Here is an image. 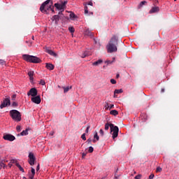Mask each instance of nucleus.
Instances as JSON below:
<instances>
[{"mask_svg":"<svg viewBox=\"0 0 179 179\" xmlns=\"http://www.w3.org/2000/svg\"><path fill=\"white\" fill-rule=\"evenodd\" d=\"M117 45H118V37L114 35L106 45L108 52L110 54L113 52H117Z\"/></svg>","mask_w":179,"mask_h":179,"instance_id":"nucleus-1","label":"nucleus"},{"mask_svg":"<svg viewBox=\"0 0 179 179\" xmlns=\"http://www.w3.org/2000/svg\"><path fill=\"white\" fill-rule=\"evenodd\" d=\"M52 5V1L51 0H46L45 2H43L41 7L40 10L42 12V13H47L48 10H52V13H55V11L54 10V6L52 8L51 6Z\"/></svg>","mask_w":179,"mask_h":179,"instance_id":"nucleus-2","label":"nucleus"},{"mask_svg":"<svg viewBox=\"0 0 179 179\" xmlns=\"http://www.w3.org/2000/svg\"><path fill=\"white\" fill-rule=\"evenodd\" d=\"M22 58L24 61H27V62H31L32 64H40V62H41L40 58L33 55H23Z\"/></svg>","mask_w":179,"mask_h":179,"instance_id":"nucleus-3","label":"nucleus"},{"mask_svg":"<svg viewBox=\"0 0 179 179\" xmlns=\"http://www.w3.org/2000/svg\"><path fill=\"white\" fill-rule=\"evenodd\" d=\"M10 115L13 121H15L16 122H20V121H22V115L17 110H10Z\"/></svg>","mask_w":179,"mask_h":179,"instance_id":"nucleus-4","label":"nucleus"},{"mask_svg":"<svg viewBox=\"0 0 179 179\" xmlns=\"http://www.w3.org/2000/svg\"><path fill=\"white\" fill-rule=\"evenodd\" d=\"M120 129H118V127L115 126L114 124L110 125V131L113 132L112 134V138L113 139H115L117 136H118V132Z\"/></svg>","mask_w":179,"mask_h":179,"instance_id":"nucleus-5","label":"nucleus"},{"mask_svg":"<svg viewBox=\"0 0 179 179\" xmlns=\"http://www.w3.org/2000/svg\"><path fill=\"white\" fill-rule=\"evenodd\" d=\"M3 139H4V141H9V142H13L16 138L15 136L8 134L3 136Z\"/></svg>","mask_w":179,"mask_h":179,"instance_id":"nucleus-6","label":"nucleus"},{"mask_svg":"<svg viewBox=\"0 0 179 179\" xmlns=\"http://www.w3.org/2000/svg\"><path fill=\"white\" fill-rule=\"evenodd\" d=\"M10 106V99L9 97L5 99L3 101V103L0 106V108H5V107Z\"/></svg>","mask_w":179,"mask_h":179,"instance_id":"nucleus-7","label":"nucleus"},{"mask_svg":"<svg viewBox=\"0 0 179 179\" xmlns=\"http://www.w3.org/2000/svg\"><path fill=\"white\" fill-rule=\"evenodd\" d=\"M29 160L28 162L30 166H34V162L36 161V157H34V154H33L32 152H29Z\"/></svg>","mask_w":179,"mask_h":179,"instance_id":"nucleus-8","label":"nucleus"},{"mask_svg":"<svg viewBox=\"0 0 179 179\" xmlns=\"http://www.w3.org/2000/svg\"><path fill=\"white\" fill-rule=\"evenodd\" d=\"M38 91L36 87L31 88L28 92L27 96H31L32 97H36L38 94Z\"/></svg>","mask_w":179,"mask_h":179,"instance_id":"nucleus-9","label":"nucleus"},{"mask_svg":"<svg viewBox=\"0 0 179 179\" xmlns=\"http://www.w3.org/2000/svg\"><path fill=\"white\" fill-rule=\"evenodd\" d=\"M31 100L35 104H40V103H41V97L40 96V95H38V96L36 95V96H33L31 99Z\"/></svg>","mask_w":179,"mask_h":179,"instance_id":"nucleus-10","label":"nucleus"},{"mask_svg":"<svg viewBox=\"0 0 179 179\" xmlns=\"http://www.w3.org/2000/svg\"><path fill=\"white\" fill-rule=\"evenodd\" d=\"M45 52L49 54V55H52V57H55V58H57V57H58V55H57V53H55V52L52 51L51 49H50L48 48H45Z\"/></svg>","mask_w":179,"mask_h":179,"instance_id":"nucleus-11","label":"nucleus"},{"mask_svg":"<svg viewBox=\"0 0 179 179\" xmlns=\"http://www.w3.org/2000/svg\"><path fill=\"white\" fill-rule=\"evenodd\" d=\"M55 6L56 7V9H57L58 10H62L59 13V15H62V11L64 10V5L57 3H55Z\"/></svg>","mask_w":179,"mask_h":179,"instance_id":"nucleus-12","label":"nucleus"},{"mask_svg":"<svg viewBox=\"0 0 179 179\" xmlns=\"http://www.w3.org/2000/svg\"><path fill=\"white\" fill-rule=\"evenodd\" d=\"M34 174H36V170L34 168H31V172L29 173V179L34 178Z\"/></svg>","mask_w":179,"mask_h":179,"instance_id":"nucleus-13","label":"nucleus"},{"mask_svg":"<svg viewBox=\"0 0 179 179\" xmlns=\"http://www.w3.org/2000/svg\"><path fill=\"white\" fill-rule=\"evenodd\" d=\"M45 68H47V69H49V71H53L55 66L51 63H46L45 64Z\"/></svg>","mask_w":179,"mask_h":179,"instance_id":"nucleus-14","label":"nucleus"},{"mask_svg":"<svg viewBox=\"0 0 179 179\" xmlns=\"http://www.w3.org/2000/svg\"><path fill=\"white\" fill-rule=\"evenodd\" d=\"M159 10H160L159 7H152L151 10L149 11V13H156L159 12Z\"/></svg>","mask_w":179,"mask_h":179,"instance_id":"nucleus-15","label":"nucleus"},{"mask_svg":"<svg viewBox=\"0 0 179 179\" xmlns=\"http://www.w3.org/2000/svg\"><path fill=\"white\" fill-rule=\"evenodd\" d=\"M85 36H89L90 37H93L94 34L92 33V31H90L89 29H86L85 30Z\"/></svg>","mask_w":179,"mask_h":179,"instance_id":"nucleus-16","label":"nucleus"},{"mask_svg":"<svg viewBox=\"0 0 179 179\" xmlns=\"http://www.w3.org/2000/svg\"><path fill=\"white\" fill-rule=\"evenodd\" d=\"M89 55H90V52H89V51H85L82 54H80V57H81V58H86V57H89Z\"/></svg>","mask_w":179,"mask_h":179,"instance_id":"nucleus-17","label":"nucleus"},{"mask_svg":"<svg viewBox=\"0 0 179 179\" xmlns=\"http://www.w3.org/2000/svg\"><path fill=\"white\" fill-rule=\"evenodd\" d=\"M99 139H100V137H99V134H97V131H96L94 135L93 143H96V142H97V141H99Z\"/></svg>","mask_w":179,"mask_h":179,"instance_id":"nucleus-18","label":"nucleus"},{"mask_svg":"<svg viewBox=\"0 0 179 179\" xmlns=\"http://www.w3.org/2000/svg\"><path fill=\"white\" fill-rule=\"evenodd\" d=\"M21 136H26L27 135H29V129H26L25 130H23L21 133H20Z\"/></svg>","mask_w":179,"mask_h":179,"instance_id":"nucleus-19","label":"nucleus"},{"mask_svg":"<svg viewBox=\"0 0 179 179\" xmlns=\"http://www.w3.org/2000/svg\"><path fill=\"white\" fill-rule=\"evenodd\" d=\"M103 64V59H99L98 61L96 62H94L92 65H94V66H97L100 64Z\"/></svg>","mask_w":179,"mask_h":179,"instance_id":"nucleus-20","label":"nucleus"},{"mask_svg":"<svg viewBox=\"0 0 179 179\" xmlns=\"http://www.w3.org/2000/svg\"><path fill=\"white\" fill-rule=\"evenodd\" d=\"M34 76V71H29L28 72V76H29L30 80H34V78L33 77Z\"/></svg>","mask_w":179,"mask_h":179,"instance_id":"nucleus-21","label":"nucleus"},{"mask_svg":"<svg viewBox=\"0 0 179 179\" xmlns=\"http://www.w3.org/2000/svg\"><path fill=\"white\" fill-rule=\"evenodd\" d=\"M52 20H55V23H58L59 22V15H54L52 17Z\"/></svg>","mask_w":179,"mask_h":179,"instance_id":"nucleus-22","label":"nucleus"},{"mask_svg":"<svg viewBox=\"0 0 179 179\" xmlns=\"http://www.w3.org/2000/svg\"><path fill=\"white\" fill-rule=\"evenodd\" d=\"M69 16H70V19H71V20H75V19H76V17H78V16H76V15H75V13H71Z\"/></svg>","mask_w":179,"mask_h":179,"instance_id":"nucleus-23","label":"nucleus"},{"mask_svg":"<svg viewBox=\"0 0 179 179\" xmlns=\"http://www.w3.org/2000/svg\"><path fill=\"white\" fill-rule=\"evenodd\" d=\"M16 163H17V161L16 159H11L10 163L8 164V166L10 167H12V164H15V166H16Z\"/></svg>","mask_w":179,"mask_h":179,"instance_id":"nucleus-24","label":"nucleus"},{"mask_svg":"<svg viewBox=\"0 0 179 179\" xmlns=\"http://www.w3.org/2000/svg\"><path fill=\"white\" fill-rule=\"evenodd\" d=\"M111 125H113V124H110V123H106L105 124V130L106 131H108L109 128H111Z\"/></svg>","mask_w":179,"mask_h":179,"instance_id":"nucleus-25","label":"nucleus"},{"mask_svg":"<svg viewBox=\"0 0 179 179\" xmlns=\"http://www.w3.org/2000/svg\"><path fill=\"white\" fill-rule=\"evenodd\" d=\"M122 89L115 90L114 92V97H115V94H120V93H122Z\"/></svg>","mask_w":179,"mask_h":179,"instance_id":"nucleus-26","label":"nucleus"},{"mask_svg":"<svg viewBox=\"0 0 179 179\" xmlns=\"http://www.w3.org/2000/svg\"><path fill=\"white\" fill-rule=\"evenodd\" d=\"M72 89V86L64 87V93H68Z\"/></svg>","mask_w":179,"mask_h":179,"instance_id":"nucleus-27","label":"nucleus"},{"mask_svg":"<svg viewBox=\"0 0 179 179\" xmlns=\"http://www.w3.org/2000/svg\"><path fill=\"white\" fill-rule=\"evenodd\" d=\"M110 114H111V115H118V112L117 111V110H112L110 112Z\"/></svg>","mask_w":179,"mask_h":179,"instance_id":"nucleus-28","label":"nucleus"},{"mask_svg":"<svg viewBox=\"0 0 179 179\" xmlns=\"http://www.w3.org/2000/svg\"><path fill=\"white\" fill-rule=\"evenodd\" d=\"M16 166L19 169L20 171H22V173L24 172V169H23L22 166H20V164H19V163H16Z\"/></svg>","mask_w":179,"mask_h":179,"instance_id":"nucleus-29","label":"nucleus"},{"mask_svg":"<svg viewBox=\"0 0 179 179\" xmlns=\"http://www.w3.org/2000/svg\"><path fill=\"white\" fill-rule=\"evenodd\" d=\"M115 58H113V60L111 61V60H106L105 62V64H107V65H111V64H113L115 61Z\"/></svg>","mask_w":179,"mask_h":179,"instance_id":"nucleus-30","label":"nucleus"},{"mask_svg":"<svg viewBox=\"0 0 179 179\" xmlns=\"http://www.w3.org/2000/svg\"><path fill=\"white\" fill-rule=\"evenodd\" d=\"M69 31H70V33H75V28H73V27H69Z\"/></svg>","mask_w":179,"mask_h":179,"instance_id":"nucleus-31","label":"nucleus"},{"mask_svg":"<svg viewBox=\"0 0 179 179\" xmlns=\"http://www.w3.org/2000/svg\"><path fill=\"white\" fill-rule=\"evenodd\" d=\"M163 169H162V167L160 166H158L157 169H156V173H162V171Z\"/></svg>","mask_w":179,"mask_h":179,"instance_id":"nucleus-32","label":"nucleus"},{"mask_svg":"<svg viewBox=\"0 0 179 179\" xmlns=\"http://www.w3.org/2000/svg\"><path fill=\"white\" fill-rule=\"evenodd\" d=\"M146 3V1H143L140 3L139 4V7L142 8V6H143V5H145Z\"/></svg>","mask_w":179,"mask_h":179,"instance_id":"nucleus-33","label":"nucleus"},{"mask_svg":"<svg viewBox=\"0 0 179 179\" xmlns=\"http://www.w3.org/2000/svg\"><path fill=\"white\" fill-rule=\"evenodd\" d=\"M106 110H108V108H110V105L108 104V102L105 103V106H104Z\"/></svg>","mask_w":179,"mask_h":179,"instance_id":"nucleus-34","label":"nucleus"},{"mask_svg":"<svg viewBox=\"0 0 179 179\" xmlns=\"http://www.w3.org/2000/svg\"><path fill=\"white\" fill-rule=\"evenodd\" d=\"M89 129H90V125L87 124V128L85 129V133L89 134Z\"/></svg>","mask_w":179,"mask_h":179,"instance_id":"nucleus-35","label":"nucleus"},{"mask_svg":"<svg viewBox=\"0 0 179 179\" xmlns=\"http://www.w3.org/2000/svg\"><path fill=\"white\" fill-rule=\"evenodd\" d=\"M40 85H41L42 86L45 85V81L44 80H40Z\"/></svg>","mask_w":179,"mask_h":179,"instance_id":"nucleus-36","label":"nucleus"},{"mask_svg":"<svg viewBox=\"0 0 179 179\" xmlns=\"http://www.w3.org/2000/svg\"><path fill=\"white\" fill-rule=\"evenodd\" d=\"M93 150H94V149L93 148V147L90 146V147L89 148L88 152H89L90 153H93Z\"/></svg>","mask_w":179,"mask_h":179,"instance_id":"nucleus-37","label":"nucleus"},{"mask_svg":"<svg viewBox=\"0 0 179 179\" xmlns=\"http://www.w3.org/2000/svg\"><path fill=\"white\" fill-rule=\"evenodd\" d=\"M6 62L3 59H0V65H6Z\"/></svg>","mask_w":179,"mask_h":179,"instance_id":"nucleus-38","label":"nucleus"},{"mask_svg":"<svg viewBox=\"0 0 179 179\" xmlns=\"http://www.w3.org/2000/svg\"><path fill=\"white\" fill-rule=\"evenodd\" d=\"M16 130L17 131V132H20V131H22V127H20L19 125L17 126Z\"/></svg>","mask_w":179,"mask_h":179,"instance_id":"nucleus-39","label":"nucleus"},{"mask_svg":"<svg viewBox=\"0 0 179 179\" xmlns=\"http://www.w3.org/2000/svg\"><path fill=\"white\" fill-rule=\"evenodd\" d=\"M87 13H89V10H87V6H85V14L87 15Z\"/></svg>","mask_w":179,"mask_h":179,"instance_id":"nucleus-40","label":"nucleus"},{"mask_svg":"<svg viewBox=\"0 0 179 179\" xmlns=\"http://www.w3.org/2000/svg\"><path fill=\"white\" fill-rule=\"evenodd\" d=\"M13 107H17L19 106V104H17V102H13L12 103Z\"/></svg>","mask_w":179,"mask_h":179,"instance_id":"nucleus-41","label":"nucleus"},{"mask_svg":"<svg viewBox=\"0 0 179 179\" xmlns=\"http://www.w3.org/2000/svg\"><path fill=\"white\" fill-rule=\"evenodd\" d=\"M99 134L101 135V136H104V131H103L102 129L99 130Z\"/></svg>","mask_w":179,"mask_h":179,"instance_id":"nucleus-42","label":"nucleus"},{"mask_svg":"<svg viewBox=\"0 0 179 179\" xmlns=\"http://www.w3.org/2000/svg\"><path fill=\"white\" fill-rule=\"evenodd\" d=\"M81 138L83 141H86V134L84 133L83 134H82Z\"/></svg>","mask_w":179,"mask_h":179,"instance_id":"nucleus-43","label":"nucleus"},{"mask_svg":"<svg viewBox=\"0 0 179 179\" xmlns=\"http://www.w3.org/2000/svg\"><path fill=\"white\" fill-rule=\"evenodd\" d=\"M135 179H141L142 178V175L139 174L134 177Z\"/></svg>","mask_w":179,"mask_h":179,"instance_id":"nucleus-44","label":"nucleus"},{"mask_svg":"<svg viewBox=\"0 0 179 179\" xmlns=\"http://www.w3.org/2000/svg\"><path fill=\"white\" fill-rule=\"evenodd\" d=\"M110 83H112V85H115V83H117V81L114 79H111L110 80Z\"/></svg>","mask_w":179,"mask_h":179,"instance_id":"nucleus-45","label":"nucleus"},{"mask_svg":"<svg viewBox=\"0 0 179 179\" xmlns=\"http://www.w3.org/2000/svg\"><path fill=\"white\" fill-rule=\"evenodd\" d=\"M11 100H13V101H15V100H16V94H13L11 97Z\"/></svg>","mask_w":179,"mask_h":179,"instance_id":"nucleus-46","label":"nucleus"},{"mask_svg":"<svg viewBox=\"0 0 179 179\" xmlns=\"http://www.w3.org/2000/svg\"><path fill=\"white\" fill-rule=\"evenodd\" d=\"M111 108H114V104H110V105H109V108H108V110H111Z\"/></svg>","mask_w":179,"mask_h":179,"instance_id":"nucleus-47","label":"nucleus"},{"mask_svg":"<svg viewBox=\"0 0 179 179\" xmlns=\"http://www.w3.org/2000/svg\"><path fill=\"white\" fill-rule=\"evenodd\" d=\"M155 178V175L154 174H151L150 176H149V179H153Z\"/></svg>","mask_w":179,"mask_h":179,"instance_id":"nucleus-48","label":"nucleus"},{"mask_svg":"<svg viewBox=\"0 0 179 179\" xmlns=\"http://www.w3.org/2000/svg\"><path fill=\"white\" fill-rule=\"evenodd\" d=\"M86 156V152H83V154H82V157H83V159H85V157Z\"/></svg>","mask_w":179,"mask_h":179,"instance_id":"nucleus-49","label":"nucleus"},{"mask_svg":"<svg viewBox=\"0 0 179 179\" xmlns=\"http://www.w3.org/2000/svg\"><path fill=\"white\" fill-rule=\"evenodd\" d=\"M87 142L89 144L92 143V139L91 138H88L87 139Z\"/></svg>","mask_w":179,"mask_h":179,"instance_id":"nucleus-50","label":"nucleus"},{"mask_svg":"<svg viewBox=\"0 0 179 179\" xmlns=\"http://www.w3.org/2000/svg\"><path fill=\"white\" fill-rule=\"evenodd\" d=\"M66 3H68V1H64V3L62 4L63 5V8L65 6Z\"/></svg>","mask_w":179,"mask_h":179,"instance_id":"nucleus-51","label":"nucleus"},{"mask_svg":"<svg viewBox=\"0 0 179 179\" xmlns=\"http://www.w3.org/2000/svg\"><path fill=\"white\" fill-rule=\"evenodd\" d=\"M88 5H90V6H93V2L90 1V2L88 3Z\"/></svg>","mask_w":179,"mask_h":179,"instance_id":"nucleus-52","label":"nucleus"},{"mask_svg":"<svg viewBox=\"0 0 179 179\" xmlns=\"http://www.w3.org/2000/svg\"><path fill=\"white\" fill-rule=\"evenodd\" d=\"M94 41L95 44H97V40L96 38H94Z\"/></svg>","mask_w":179,"mask_h":179,"instance_id":"nucleus-53","label":"nucleus"},{"mask_svg":"<svg viewBox=\"0 0 179 179\" xmlns=\"http://www.w3.org/2000/svg\"><path fill=\"white\" fill-rule=\"evenodd\" d=\"M161 92H162V93H164V88H162V89L161 90Z\"/></svg>","mask_w":179,"mask_h":179,"instance_id":"nucleus-54","label":"nucleus"},{"mask_svg":"<svg viewBox=\"0 0 179 179\" xmlns=\"http://www.w3.org/2000/svg\"><path fill=\"white\" fill-rule=\"evenodd\" d=\"M36 170H40V166L39 165L37 166Z\"/></svg>","mask_w":179,"mask_h":179,"instance_id":"nucleus-55","label":"nucleus"},{"mask_svg":"<svg viewBox=\"0 0 179 179\" xmlns=\"http://www.w3.org/2000/svg\"><path fill=\"white\" fill-rule=\"evenodd\" d=\"M50 135H51V136H52V135H54V132L51 131V132L50 133Z\"/></svg>","mask_w":179,"mask_h":179,"instance_id":"nucleus-56","label":"nucleus"},{"mask_svg":"<svg viewBox=\"0 0 179 179\" xmlns=\"http://www.w3.org/2000/svg\"><path fill=\"white\" fill-rule=\"evenodd\" d=\"M116 78H117V79H118V78H120V74H117Z\"/></svg>","mask_w":179,"mask_h":179,"instance_id":"nucleus-57","label":"nucleus"},{"mask_svg":"<svg viewBox=\"0 0 179 179\" xmlns=\"http://www.w3.org/2000/svg\"><path fill=\"white\" fill-rule=\"evenodd\" d=\"M1 166H5V164H3V163H1Z\"/></svg>","mask_w":179,"mask_h":179,"instance_id":"nucleus-58","label":"nucleus"},{"mask_svg":"<svg viewBox=\"0 0 179 179\" xmlns=\"http://www.w3.org/2000/svg\"><path fill=\"white\" fill-rule=\"evenodd\" d=\"M32 40H34V36H32Z\"/></svg>","mask_w":179,"mask_h":179,"instance_id":"nucleus-59","label":"nucleus"},{"mask_svg":"<svg viewBox=\"0 0 179 179\" xmlns=\"http://www.w3.org/2000/svg\"><path fill=\"white\" fill-rule=\"evenodd\" d=\"M26 43H29L28 41H26Z\"/></svg>","mask_w":179,"mask_h":179,"instance_id":"nucleus-60","label":"nucleus"},{"mask_svg":"<svg viewBox=\"0 0 179 179\" xmlns=\"http://www.w3.org/2000/svg\"><path fill=\"white\" fill-rule=\"evenodd\" d=\"M8 162V161H4V162Z\"/></svg>","mask_w":179,"mask_h":179,"instance_id":"nucleus-61","label":"nucleus"},{"mask_svg":"<svg viewBox=\"0 0 179 179\" xmlns=\"http://www.w3.org/2000/svg\"><path fill=\"white\" fill-rule=\"evenodd\" d=\"M175 1H177V0H174Z\"/></svg>","mask_w":179,"mask_h":179,"instance_id":"nucleus-62","label":"nucleus"}]
</instances>
